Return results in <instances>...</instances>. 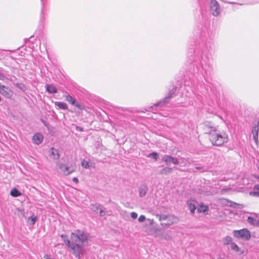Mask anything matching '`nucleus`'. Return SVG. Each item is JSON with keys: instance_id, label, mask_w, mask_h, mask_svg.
I'll list each match as a JSON object with an SVG mask.
<instances>
[{"instance_id": "obj_41", "label": "nucleus", "mask_w": 259, "mask_h": 259, "mask_svg": "<svg viewBox=\"0 0 259 259\" xmlns=\"http://www.w3.org/2000/svg\"><path fill=\"white\" fill-rule=\"evenodd\" d=\"M76 130H78L80 132H82L83 131V128L82 127L76 126Z\"/></svg>"}, {"instance_id": "obj_20", "label": "nucleus", "mask_w": 259, "mask_h": 259, "mask_svg": "<svg viewBox=\"0 0 259 259\" xmlns=\"http://www.w3.org/2000/svg\"><path fill=\"white\" fill-rule=\"evenodd\" d=\"M171 156L168 155H164L162 158V161H164L166 165H169L172 162Z\"/></svg>"}, {"instance_id": "obj_37", "label": "nucleus", "mask_w": 259, "mask_h": 259, "mask_svg": "<svg viewBox=\"0 0 259 259\" xmlns=\"http://www.w3.org/2000/svg\"><path fill=\"white\" fill-rule=\"evenodd\" d=\"M40 121L42 122V123L44 124V125L46 127L49 128L50 124L47 121H46L45 120L42 118L40 119Z\"/></svg>"}, {"instance_id": "obj_35", "label": "nucleus", "mask_w": 259, "mask_h": 259, "mask_svg": "<svg viewBox=\"0 0 259 259\" xmlns=\"http://www.w3.org/2000/svg\"><path fill=\"white\" fill-rule=\"evenodd\" d=\"M171 159L172 160V161H171L172 163H173L174 164H179V161L177 158L172 156Z\"/></svg>"}, {"instance_id": "obj_12", "label": "nucleus", "mask_w": 259, "mask_h": 259, "mask_svg": "<svg viewBox=\"0 0 259 259\" xmlns=\"http://www.w3.org/2000/svg\"><path fill=\"white\" fill-rule=\"evenodd\" d=\"M197 211L199 213L203 212L207 214L208 211V206L203 203H200L198 206Z\"/></svg>"}, {"instance_id": "obj_45", "label": "nucleus", "mask_w": 259, "mask_h": 259, "mask_svg": "<svg viewBox=\"0 0 259 259\" xmlns=\"http://www.w3.org/2000/svg\"><path fill=\"white\" fill-rule=\"evenodd\" d=\"M41 259H42V258H41Z\"/></svg>"}, {"instance_id": "obj_13", "label": "nucleus", "mask_w": 259, "mask_h": 259, "mask_svg": "<svg viewBox=\"0 0 259 259\" xmlns=\"http://www.w3.org/2000/svg\"><path fill=\"white\" fill-rule=\"evenodd\" d=\"M196 202L192 199L187 201L188 206L192 214H194L195 213V211L196 209Z\"/></svg>"}, {"instance_id": "obj_32", "label": "nucleus", "mask_w": 259, "mask_h": 259, "mask_svg": "<svg viewBox=\"0 0 259 259\" xmlns=\"http://www.w3.org/2000/svg\"><path fill=\"white\" fill-rule=\"evenodd\" d=\"M6 78L5 74L4 72V70L2 68L0 67V80H4Z\"/></svg>"}, {"instance_id": "obj_9", "label": "nucleus", "mask_w": 259, "mask_h": 259, "mask_svg": "<svg viewBox=\"0 0 259 259\" xmlns=\"http://www.w3.org/2000/svg\"><path fill=\"white\" fill-rule=\"evenodd\" d=\"M179 218L177 217L174 215L170 214L169 215L168 218L167 219V222H161L160 225L162 227H167L172 224L178 223L179 222Z\"/></svg>"}, {"instance_id": "obj_25", "label": "nucleus", "mask_w": 259, "mask_h": 259, "mask_svg": "<svg viewBox=\"0 0 259 259\" xmlns=\"http://www.w3.org/2000/svg\"><path fill=\"white\" fill-rule=\"evenodd\" d=\"M41 14H40V19L41 21H42L45 19V17H44L45 3L44 2V0H41Z\"/></svg>"}, {"instance_id": "obj_14", "label": "nucleus", "mask_w": 259, "mask_h": 259, "mask_svg": "<svg viewBox=\"0 0 259 259\" xmlns=\"http://www.w3.org/2000/svg\"><path fill=\"white\" fill-rule=\"evenodd\" d=\"M252 133L253 135V139H254L256 144H258V126L255 125L253 127L252 130Z\"/></svg>"}, {"instance_id": "obj_11", "label": "nucleus", "mask_w": 259, "mask_h": 259, "mask_svg": "<svg viewBox=\"0 0 259 259\" xmlns=\"http://www.w3.org/2000/svg\"><path fill=\"white\" fill-rule=\"evenodd\" d=\"M43 139V136L41 134L36 133L33 135L32 140L34 144L39 145L42 142Z\"/></svg>"}, {"instance_id": "obj_38", "label": "nucleus", "mask_w": 259, "mask_h": 259, "mask_svg": "<svg viewBox=\"0 0 259 259\" xmlns=\"http://www.w3.org/2000/svg\"><path fill=\"white\" fill-rule=\"evenodd\" d=\"M131 217L133 219H136L137 218V217H138V214L136 212H132L131 213Z\"/></svg>"}, {"instance_id": "obj_42", "label": "nucleus", "mask_w": 259, "mask_h": 259, "mask_svg": "<svg viewBox=\"0 0 259 259\" xmlns=\"http://www.w3.org/2000/svg\"><path fill=\"white\" fill-rule=\"evenodd\" d=\"M257 3H259V0H254V1L251 3L252 4H255Z\"/></svg>"}, {"instance_id": "obj_6", "label": "nucleus", "mask_w": 259, "mask_h": 259, "mask_svg": "<svg viewBox=\"0 0 259 259\" xmlns=\"http://www.w3.org/2000/svg\"><path fill=\"white\" fill-rule=\"evenodd\" d=\"M202 128L204 133L208 134L209 136L218 129L213 123L209 121L203 123Z\"/></svg>"}, {"instance_id": "obj_34", "label": "nucleus", "mask_w": 259, "mask_h": 259, "mask_svg": "<svg viewBox=\"0 0 259 259\" xmlns=\"http://www.w3.org/2000/svg\"><path fill=\"white\" fill-rule=\"evenodd\" d=\"M28 220L31 221V225H34L36 221V217L35 215H33L31 216L30 218H29Z\"/></svg>"}, {"instance_id": "obj_36", "label": "nucleus", "mask_w": 259, "mask_h": 259, "mask_svg": "<svg viewBox=\"0 0 259 259\" xmlns=\"http://www.w3.org/2000/svg\"><path fill=\"white\" fill-rule=\"evenodd\" d=\"M146 219L145 215H141L138 218V221L140 223L144 222Z\"/></svg>"}, {"instance_id": "obj_3", "label": "nucleus", "mask_w": 259, "mask_h": 259, "mask_svg": "<svg viewBox=\"0 0 259 259\" xmlns=\"http://www.w3.org/2000/svg\"><path fill=\"white\" fill-rule=\"evenodd\" d=\"M209 139L213 145L216 146H222L229 141L227 134L224 131H220L217 129L216 131L209 136Z\"/></svg>"}, {"instance_id": "obj_7", "label": "nucleus", "mask_w": 259, "mask_h": 259, "mask_svg": "<svg viewBox=\"0 0 259 259\" xmlns=\"http://www.w3.org/2000/svg\"><path fill=\"white\" fill-rule=\"evenodd\" d=\"M210 8L212 15L214 16H219L221 12L220 5L216 0H210Z\"/></svg>"}, {"instance_id": "obj_28", "label": "nucleus", "mask_w": 259, "mask_h": 259, "mask_svg": "<svg viewBox=\"0 0 259 259\" xmlns=\"http://www.w3.org/2000/svg\"><path fill=\"white\" fill-rule=\"evenodd\" d=\"M148 157H152L153 159H154V160L155 161H156L158 159V155L157 153H156L155 152H153L150 153L148 155Z\"/></svg>"}, {"instance_id": "obj_2", "label": "nucleus", "mask_w": 259, "mask_h": 259, "mask_svg": "<svg viewBox=\"0 0 259 259\" xmlns=\"http://www.w3.org/2000/svg\"><path fill=\"white\" fill-rule=\"evenodd\" d=\"M200 37L201 38L202 42L200 46V48L195 51L196 55L195 61L200 62V65L202 68L207 71L210 68L209 59L207 53L209 51L208 44L207 42V37L209 36L207 29L205 27H201V29H198V32Z\"/></svg>"}, {"instance_id": "obj_31", "label": "nucleus", "mask_w": 259, "mask_h": 259, "mask_svg": "<svg viewBox=\"0 0 259 259\" xmlns=\"http://www.w3.org/2000/svg\"><path fill=\"white\" fill-rule=\"evenodd\" d=\"M81 165L85 168H89L90 167L89 162L85 159H83L82 161Z\"/></svg>"}, {"instance_id": "obj_29", "label": "nucleus", "mask_w": 259, "mask_h": 259, "mask_svg": "<svg viewBox=\"0 0 259 259\" xmlns=\"http://www.w3.org/2000/svg\"><path fill=\"white\" fill-rule=\"evenodd\" d=\"M247 221L249 223L252 224V225H255L257 224V221L256 219H254L252 217H248L247 218Z\"/></svg>"}, {"instance_id": "obj_15", "label": "nucleus", "mask_w": 259, "mask_h": 259, "mask_svg": "<svg viewBox=\"0 0 259 259\" xmlns=\"http://www.w3.org/2000/svg\"><path fill=\"white\" fill-rule=\"evenodd\" d=\"M148 187L145 185H142L139 188V196L140 197H144L147 193Z\"/></svg>"}, {"instance_id": "obj_4", "label": "nucleus", "mask_w": 259, "mask_h": 259, "mask_svg": "<svg viewBox=\"0 0 259 259\" xmlns=\"http://www.w3.org/2000/svg\"><path fill=\"white\" fill-rule=\"evenodd\" d=\"M176 91V88H173L172 90L169 91L165 97L162 100L160 101L157 104H154L151 107L152 110H156L158 108H162L164 105L168 103L170 99L174 97V95Z\"/></svg>"}, {"instance_id": "obj_19", "label": "nucleus", "mask_w": 259, "mask_h": 259, "mask_svg": "<svg viewBox=\"0 0 259 259\" xmlns=\"http://www.w3.org/2000/svg\"><path fill=\"white\" fill-rule=\"evenodd\" d=\"M51 154L55 159H59L60 158V154L57 149L54 148L51 149Z\"/></svg>"}, {"instance_id": "obj_24", "label": "nucleus", "mask_w": 259, "mask_h": 259, "mask_svg": "<svg viewBox=\"0 0 259 259\" xmlns=\"http://www.w3.org/2000/svg\"><path fill=\"white\" fill-rule=\"evenodd\" d=\"M100 205L98 204L95 205V211L99 210V214L101 217H103L105 215V208H100Z\"/></svg>"}, {"instance_id": "obj_26", "label": "nucleus", "mask_w": 259, "mask_h": 259, "mask_svg": "<svg viewBox=\"0 0 259 259\" xmlns=\"http://www.w3.org/2000/svg\"><path fill=\"white\" fill-rule=\"evenodd\" d=\"M224 241V245H228L229 244H231V243L232 242V238L231 237L229 236H226L223 240Z\"/></svg>"}, {"instance_id": "obj_1", "label": "nucleus", "mask_w": 259, "mask_h": 259, "mask_svg": "<svg viewBox=\"0 0 259 259\" xmlns=\"http://www.w3.org/2000/svg\"><path fill=\"white\" fill-rule=\"evenodd\" d=\"M64 243L75 257L80 259L85 254V245L88 242L89 234L83 230H76L70 234V239L66 235L62 234Z\"/></svg>"}, {"instance_id": "obj_22", "label": "nucleus", "mask_w": 259, "mask_h": 259, "mask_svg": "<svg viewBox=\"0 0 259 259\" xmlns=\"http://www.w3.org/2000/svg\"><path fill=\"white\" fill-rule=\"evenodd\" d=\"M7 89L6 87L1 84L0 83V94L3 95V96L7 97L9 95V93L6 90Z\"/></svg>"}, {"instance_id": "obj_27", "label": "nucleus", "mask_w": 259, "mask_h": 259, "mask_svg": "<svg viewBox=\"0 0 259 259\" xmlns=\"http://www.w3.org/2000/svg\"><path fill=\"white\" fill-rule=\"evenodd\" d=\"M169 215L166 214H157L156 217L158 218L159 220L161 222L163 221H167V218H168Z\"/></svg>"}, {"instance_id": "obj_8", "label": "nucleus", "mask_w": 259, "mask_h": 259, "mask_svg": "<svg viewBox=\"0 0 259 259\" xmlns=\"http://www.w3.org/2000/svg\"><path fill=\"white\" fill-rule=\"evenodd\" d=\"M65 100L67 102L69 103L70 104L75 106L77 108L80 110L85 109V106L81 105L76 101L70 95H67L65 96Z\"/></svg>"}, {"instance_id": "obj_39", "label": "nucleus", "mask_w": 259, "mask_h": 259, "mask_svg": "<svg viewBox=\"0 0 259 259\" xmlns=\"http://www.w3.org/2000/svg\"><path fill=\"white\" fill-rule=\"evenodd\" d=\"M44 259H52L50 255H48V254H45L44 256Z\"/></svg>"}, {"instance_id": "obj_21", "label": "nucleus", "mask_w": 259, "mask_h": 259, "mask_svg": "<svg viewBox=\"0 0 259 259\" xmlns=\"http://www.w3.org/2000/svg\"><path fill=\"white\" fill-rule=\"evenodd\" d=\"M10 195L13 197H17L21 196L22 193L17 189L15 188L11 190Z\"/></svg>"}, {"instance_id": "obj_44", "label": "nucleus", "mask_w": 259, "mask_h": 259, "mask_svg": "<svg viewBox=\"0 0 259 259\" xmlns=\"http://www.w3.org/2000/svg\"><path fill=\"white\" fill-rule=\"evenodd\" d=\"M257 223H258L259 224V219L258 220L257 222Z\"/></svg>"}, {"instance_id": "obj_43", "label": "nucleus", "mask_w": 259, "mask_h": 259, "mask_svg": "<svg viewBox=\"0 0 259 259\" xmlns=\"http://www.w3.org/2000/svg\"><path fill=\"white\" fill-rule=\"evenodd\" d=\"M196 168L197 169L200 170V169H201L202 168H201V167H198V166H197V167H196Z\"/></svg>"}, {"instance_id": "obj_40", "label": "nucleus", "mask_w": 259, "mask_h": 259, "mask_svg": "<svg viewBox=\"0 0 259 259\" xmlns=\"http://www.w3.org/2000/svg\"><path fill=\"white\" fill-rule=\"evenodd\" d=\"M72 181L76 183H77L78 182V180L77 178L76 177H74L73 179H72Z\"/></svg>"}, {"instance_id": "obj_16", "label": "nucleus", "mask_w": 259, "mask_h": 259, "mask_svg": "<svg viewBox=\"0 0 259 259\" xmlns=\"http://www.w3.org/2000/svg\"><path fill=\"white\" fill-rule=\"evenodd\" d=\"M251 196L259 197V184L255 185L253 187V191L249 192Z\"/></svg>"}, {"instance_id": "obj_5", "label": "nucleus", "mask_w": 259, "mask_h": 259, "mask_svg": "<svg viewBox=\"0 0 259 259\" xmlns=\"http://www.w3.org/2000/svg\"><path fill=\"white\" fill-rule=\"evenodd\" d=\"M232 233L235 238L241 239L245 241H248L251 238L250 231L246 228L239 230H234Z\"/></svg>"}, {"instance_id": "obj_33", "label": "nucleus", "mask_w": 259, "mask_h": 259, "mask_svg": "<svg viewBox=\"0 0 259 259\" xmlns=\"http://www.w3.org/2000/svg\"><path fill=\"white\" fill-rule=\"evenodd\" d=\"M231 249L235 251H238L239 250V247L238 245L234 242L231 243Z\"/></svg>"}, {"instance_id": "obj_18", "label": "nucleus", "mask_w": 259, "mask_h": 259, "mask_svg": "<svg viewBox=\"0 0 259 259\" xmlns=\"http://www.w3.org/2000/svg\"><path fill=\"white\" fill-rule=\"evenodd\" d=\"M55 105L56 106H57L60 109H63V110H67L68 109V106L64 102H55Z\"/></svg>"}, {"instance_id": "obj_30", "label": "nucleus", "mask_w": 259, "mask_h": 259, "mask_svg": "<svg viewBox=\"0 0 259 259\" xmlns=\"http://www.w3.org/2000/svg\"><path fill=\"white\" fill-rule=\"evenodd\" d=\"M16 86L17 88L22 90V91H25L26 90V87L23 83H17L16 84Z\"/></svg>"}, {"instance_id": "obj_23", "label": "nucleus", "mask_w": 259, "mask_h": 259, "mask_svg": "<svg viewBox=\"0 0 259 259\" xmlns=\"http://www.w3.org/2000/svg\"><path fill=\"white\" fill-rule=\"evenodd\" d=\"M172 171V168L169 167H165L160 171L159 173L160 174L167 175L171 173Z\"/></svg>"}, {"instance_id": "obj_17", "label": "nucleus", "mask_w": 259, "mask_h": 259, "mask_svg": "<svg viewBox=\"0 0 259 259\" xmlns=\"http://www.w3.org/2000/svg\"><path fill=\"white\" fill-rule=\"evenodd\" d=\"M46 91L50 94H55L57 93V89L55 86L53 84H47L46 85Z\"/></svg>"}, {"instance_id": "obj_10", "label": "nucleus", "mask_w": 259, "mask_h": 259, "mask_svg": "<svg viewBox=\"0 0 259 259\" xmlns=\"http://www.w3.org/2000/svg\"><path fill=\"white\" fill-rule=\"evenodd\" d=\"M56 167L60 169L65 175H68L74 171L73 169H70L68 166H65L64 164L59 162L56 163Z\"/></svg>"}]
</instances>
